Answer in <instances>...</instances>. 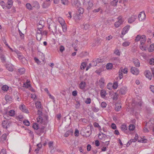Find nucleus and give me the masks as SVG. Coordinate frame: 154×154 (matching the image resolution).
I'll list each match as a JSON object with an SVG mask.
<instances>
[{
    "mask_svg": "<svg viewBox=\"0 0 154 154\" xmlns=\"http://www.w3.org/2000/svg\"><path fill=\"white\" fill-rule=\"evenodd\" d=\"M44 126H42L40 128H39L38 129V131L40 132L41 134H45L46 132V130L45 129Z\"/></svg>",
    "mask_w": 154,
    "mask_h": 154,
    "instance_id": "nucleus-15",
    "label": "nucleus"
},
{
    "mask_svg": "<svg viewBox=\"0 0 154 154\" xmlns=\"http://www.w3.org/2000/svg\"><path fill=\"white\" fill-rule=\"evenodd\" d=\"M143 44H141V43L140 45V49L143 50H146V47H144L143 45H142Z\"/></svg>",
    "mask_w": 154,
    "mask_h": 154,
    "instance_id": "nucleus-48",
    "label": "nucleus"
},
{
    "mask_svg": "<svg viewBox=\"0 0 154 154\" xmlns=\"http://www.w3.org/2000/svg\"><path fill=\"white\" fill-rule=\"evenodd\" d=\"M148 49L149 52H152L154 51V44L150 45Z\"/></svg>",
    "mask_w": 154,
    "mask_h": 154,
    "instance_id": "nucleus-20",
    "label": "nucleus"
},
{
    "mask_svg": "<svg viewBox=\"0 0 154 154\" xmlns=\"http://www.w3.org/2000/svg\"><path fill=\"white\" fill-rule=\"evenodd\" d=\"M0 154H6L5 150L4 149H2L0 152Z\"/></svg>",
    "mask_w": 154,
    "mask_h": 154,
    "instance_id": "nucleus-60",
    "label": "nucleus"
},
{
    "mask_svg": "<svg viewBox=\"0 0 154 154\" xmlns=\"http://www.w3.org/2000/svg\"><path fill=\"white\" fill-rule=\"evenodd\" d=\"M119 0H113L111 2V5L113 6H116Z\"/></svg>",
    "mask_w": 154,
    "mask_h": 154,
    "instance_id": "nucleus-22",
    "label": "nucleus"
},
{
    "mask_svg": "<svg viewBox=\"0 0 154 154\" xmlns=\"http://www.w3.org/2000/svg\"><path fill=\"white\" fill-rule=\"evenodd\" d=\"M133 62L136 66L139 67L140 66V61L138 60L137 59H134Z\"/></svg>",
    "mask_w": 154,
    "mask_h": 154,
    "instance_id": "nucleus-16",
    "label": "nucleus"
},
{
    "mask_svg": "<svg viewBox=\"0 0 154 154\" xmlns=\"http://www.w3.org/2000/svg\"><path fill=\"white\" fill-rule=\"evenodd\" d=\"M6 135H2L0 138V141L1 142H3L6 140Z\"/></svg>",
    "mask_w": 154,
    "mask_h": 154,
    "instance_id": "nucleus-30",
    "label": "nucleus"
},
{
    "mask_svg": "<svg viewBox=\"0 0 154 154\" xmlns=\"http://www.w3.org/2000/svg\"><path fill=\"white\" fill-rule=\"evenodd\" d=\"M84 12V9L83 8L79 7L78 9L77 14L79 15L82 14Z\"/></svg>",
    "mask_w": 154,
    "mask_h": 154,
    "instance_id": "nucleus-21",
    "label": "nucleus"
},
{
    "mask_svg": "<svg viewBox=\"0 0 154 154\" xmlns=\"http://www.w3.org/2000/svg\"><path fill=\"white\" fill-rule=\"evenodd\" d=\"M145 75L146 77L148 78L149 80L151 79L152 75L151 74L150 72L148 70H147L145 72Z\"/></svg>",
    "mask_w": 154,
    "mask_h": 154,
    "instance_id": "nucleus-10",
    "label": "nucleus"
},
{
    "mask_svg": "<svg viewBox=\"0 0 154 154\" xmlns=\"http://www.w3.org/2000/svg\"><path fill=\"white\" fill-rule=\"evenodd\" d=\"M130 26L129 25H127L125 27L123 28V31L122 32V34L125 35L127 33L130 29Z\"/></svg>",
    "mask_w": 154,
    "mask_h": 154,
    "instance_id": "nucleus-11",
    "label": "nucleus"
},
{
    "mask_svg": "<svg viewBox=\"0 0 154 154\" xmlns=\"http://www.w3.org/2000/svg\"><path fill=\"white\" fill-rule=\"evenodd\" d=\"M43 34L44 32H43V33H37L36 35L37 40L38 41H40L42 38V35Z\"/></svg>",
    "mask_w": 154,
    "mask_h": 154,
    "instance_id": "nucleus-17",
    "label": "nucleus"
},
{
    "mask_svg": "<svg viewBox=\"0 0 154 154\" xmlns=\"http://www.w3.org/2000/svg\"><path fill=\"white\" fill-rule=\"evenodd\" d=\"M77 93L76 91H74L72 92V95L73 96H75L77 95Z\"/></svg>",
    "mask_w": 154,
    "mask_h": 154,
    "instance_id": "nucleus-63",
    "label": "nucleus"
},
{
    "mask_svg": "<svg viewBox=\"0 0 154 154\" xmlns=\"http://www.w3.org/2000/svg\"><path fill=\"white\" fill-rule=\"evenodd\" d=\"M101 62V59H97V60H95V62H94V63H95V62H96V64H95L94 63V64H93V66H95L97 65V63H99Z\"/></svg>",
    "mask_w": 154,
    "mask_h": 154,
    "instance_id": "nucleus-50",
    "label": "nucleus"
},
{
    "mask_svg": "<svg viewBox=\"0 0 154 154\" xmlns=\"http://www.w3.org/2000/svg\"><path fill=\"white\" fill-rule=\"evenodd\" d=\"M62 4L65 5H67L69 3L68 0H61Z\"/></svg>",
    "mask_w": 154,
    "mask_h": 154,
    "instance_id": "nucleus-37",
    "label": "nucleus"
},
{
    "mask_svg": "<svg viewBox=\"0 0 154 154\" xmlns=\"http://www.w3.org/2000/svg\"><path fill=\"white\" fill-rule=\"evenodd\" d=\"M19 31L20 37L22 38H23L24 36V34L22 33L21 31L19 29Z\"/></svg>",
    "mask_w": 154,
    "mask_h": 154,
    "instance_id": "nucleus-52",
    "label": "nucleus"
},
{
    "mask_svg": "<svg viewBox=\"0 0 154 154\" xmlns=\"http://www.w3.org/2000/svg\"><path fill=\"white\" fill-rule=\"evenodd\" d=\"M130 44V43L128 42H123L122 44V45L125 47H126L128 46Z\"/></svg>",
    "mask_w": 154,
    "mask_h": 154,
    "instance_id": "nucleus-47",
    "label": "nucleus"
},
{
    "mask_svg": "<svg viewBox=\"0 0 154 154\" xmlns=\"http://www.w3.org/2000/svg\"><path fill=\"white\" fill-rule=\"evenodd\" d=\"M45 22L43 20H40L38 23V28L42 29V27L44 26Z\"/></svg>",
    "mask_w": 154,
    "mask_h": 154,
    "instance_id": "nucleus-8",
    "label": "nucleus"
},
{
    "mask_svg": "<svg viewBox=\"0 0 154 154\" xmlns=\"http://www.w3.org/2000/svg\"><path fill=\"white\" fill-rule=\"evenodd\" d=\"M119 77L120 79H121L123 77V74L122 73V69H121V71L120 70H119Z\"/></svg>",
    "mask_w": 154,
    "mask_h": 154,
    "instance_id": "nucleus-49",
    "label": "nucleus"
},
{
    "mask_svg": "<svg viewBox=\"0 0 154 154\" xmlns=\"http://www.w3.org/2000/svg\"><path fill=\"white\" fill-rule=\"evenodd\" d=\"M93 5L92 2H89L88 3V9H90L93 6Z\"/></svg>",
    "mask_w": 154,
    "mask_h": 154,
    "instance_id": "nucleus-61",
    "label": "nucleus"
},
{
    "mask_svg": "<svg viewBox=\"0 0 154 154\" xmlns=\"http://www.w3.org/2000/svg\"><path fill=\"white\" fill-rule=\"evenodd\" d=\"M48 28L50 31L51 30L54 35V33L56 32L57 31L55 24L54 23H51L49 25Z\"/></svg>",
    "mask_w": 154,
    "mask_h": 154,
    "instance_id": "nucleus-2",
    "label": "nucleus"
},
{
    "mask_svg": "<svg viewBox=\"0 0 154 154\" xmlns=\"http://www.w3.org/2000/svg\"><path fill=\"white\" fill-rule=\"evenodd\" d=\"M146 14L144 11H142L138 15V18L140 21H142L145 19L146 18Z\"/></svg>",
    "mask_w": 154,
    "mask_h": 154,
    "instance_id": "nucleus-3",
    "label": "nucleus"
},
{
    "mask_svg": "<svg viewBox=\"0 0 154 154\" xmlns=\"http://www.w3.org/2000/svg\"><path fill=\"white\" fill-rule=\"evenodd\" d=\"M86 66V63L85 62H82L81 63V66H80V68L81 69H84L85 68Z\"/></svg>",
    "mask_w": 154,
    "mask_h": 154,
    "instance_id": "nucleus-38",
    "label": "nucleus"
},
{
    "mask_svg": "<svg viewBox=\"0 0 154 154\" xmlns=\"http://www.w3.org/2000/svg\"><path fill=\"white\" fill-rule=\"evenodd\" d=\"M150 90L154 93V86L151 85L150 87Z\"/></svg>",
    "mask_w": 154,
    "mask_h": 154,
    "instance_id": "nucleus-64",
    "label": "nucleus"
},
{
    "mask_svg": "<svg viewBox=\"0 0 154 154\" xmlns=\"http://www.w3.org/2000/svg\"><path fill=\"white\" fill-rule=\"evenodd\" d=\"M114 53L118 56H119L120 55V53L119 51L117 49L114 52Z\"/></svg>",
    "mask_w": 154,
    "mask_h": 154,
    "instance_id": "nucleus-57",
    "label": "nucleus"
},
{
    "mask_svg": "<svg viewBox=\"0 0 154 154\" xmlns=\"http://www.w3.org/2000/svg\"><path fill=\"white\" fill-rule=\"evenodd\" d=\"M23 123L25 125L27 126H29L30 123L27 120H25L23 122Z\"/></svg>",
    "mask_w": 154,
    "mask_h": 154,
    "instance_id": "nucleus-46",
    "label": "nucleus"
},
{
    "mask_svg": "<svg viewBox=\"0 0 154 154\" xmlns=\"http://www.w3.org/2000/svg\"><path fill=\"white\" fill-rule=\"evenodd\" d=\"M118 86V83L117 82H115L114 83L113 85H112V87L114 89H116L117 88Z\"/></svg>",
    "mask_w": 154,
    "mask_h": 154,
    "instance_id": "nucleus-45",
    "label": "nucleus"
},
{
    "mask_svg": "<svg viewBox=\"0 0 154 154\" xmlns=\"http://www.w3.org/2000/svg\"><path fill=\"white\" fill-rule=\"evenodd\" d=\"M50 5V4L49 3H48L46 1L43 3V7L44 8H46L49 6Z\"/></svg>",
    "mask_w": 154,
    "mask_h": 154,
    "instance_id": "nucleus-39",
    "label": "nucleus"
},
{
    "mask_svg": "<svg viewBox=\"0 0 154 154\" xmlns=\"http://www.w3.org/2000/svg\"><path fill=\"white\" fill-rule=\"evenodd\" d=\"M135 128V126L133 124H130L129 126V129L130 131H133Z\"/></svg>",
    "mask_w": 154,
    "mask_h": 154,
    "instance_id": "nucleus-31",
    "label": "nucleus"
},
{
    "mask_svg": "<svg viewBox=\"0 0 154 154\" xmlns=\"http://www.w3.org/2000/svg\"><path fill=\"white\" fill-rule=\"evenodd\" d=\"M99 11H100V13H102V10L100 8H98V9H94L93 10V12H94L96 13V12H98Z\"/></svg>",
    "mask_w": 154,
    "mask_h": 154,
    "instance_id": "nucleus-40",
    "label": "nucleus"
},
{
    "mask_svg": "<svg viewBox=\"0 0 154 154\" xmlns=\"http://www.w3.org/2000/svg\"><path fill=\"white\" fill-rule=\"evenodd\" d=\"M8 86L6 85H4L2 86V89L4 91H7L8 89Z\"/></svg>",
    "mask_w": 154,
    "mask_h": 154,
    "instance_id": "nucleus-42",
    "label": "nucleus"
},
{
    "mask_svg": "<svg viewBox=\"0 0 154 154\" xmlns=\"http://www.w3.org/2000/svg\"><path fill=\"white\" fill-rule=\"evenodd\" d=\"M136 140L134 139H131L129 140L126 144L127 147H128L132 143V142H135Z\"/></svg>",
    "mask_w": 154,
    "mask_h": 154,
    "instance_id": "nucleus-35",
    "label": "nucleus"
},
{
    "mask_svg": "<svg viewBox=\"0 0 154 154\" xmlns=\"http://www.w3.org/2000/svg\"><path fill=\"white\" fill-rule=\"evenodd\" d=\"M137 16L136 15H132L128 19V22L129 23H131L133 22L136 19Z\"/></svg>",
    "mask_w": 154,
    "mask_h": 154,
    "instance_id": "nucleus-7",
    "label": "nucleus"
},
{
    "mask_svg": "<svg viewBox=\"0 0 154 154\" xmlns=\"http://www.w3.org/2000/svg\"><path fill=\"white\" fill-rule=\"evenodd\" d=\"M0 4L1 5V6L3 8H5V4L3 1L1 2L0 3Z\"/></svg>",
    "mask_w": 154,
    "mask_h": 154,
    "instance_id": "nucleus-62",
    "label": "nucleus"
},
{
    "mask_svg": "<svg viewBox=\"0 0 154 154\" xmlns=\"http://www.w3.org/2000/svg\"><path fill=\"white\" fill-rule=\"evenodd\" d=\"M126 88L125 87H122L121 88L119 91V93L121 95L125 94L126 91Z\"/></svg>",
    "mask_w": 154,
    "mask_h": 154,
    "instance_id": "nucleus-9",
    "label": "nucleus"
},
{
    "mask_svg": "<svg viewBox=\"0 0 154 154\" xmlns=\"http://www.w3.org/2000/svg\"><path fill=\"white\" fill-rule=\"evenodd\" d=\"M106 137V135H98L99 138L101 140H103L104 139L105 137Z\"/></svg>",
    "mask_w": 154,
    "mask_h": 154,
    "instance_id": "nucleus-58",
    "label": "nucleus"
},
{
    "mask_svg": "<svg viewBox=\"0 0 154 154\" xmlns=\"http://www.w3.org/2000/svg\"><path fill=\"white\" fill-rule=\"evenodd\" d=\"M71 3L73 6L74 5L76 8H78L80 5L78 0H71Z\"/></svg>",
    "mask_w": 154,
    "mask_h": 154,
    "instance_id": "nucleus-5",
    "label": "nucleus"
},
{
    "mask_svg": "<svg viewBox=\"0 0 154 154\" xmlns=\"http://www.w3.org/2000/svg\"><path fill=\"white\" fill-rule=\"evenodd\" d=\"M20 109L23 112H24L25 113L29 112L28 110L26 109V107L24 105H22L20 107Z\"/></svg>",
    "mask_w": 154,
    "mask_h": 154,
    "instance_id": "nucleus-14",
    "label": "nucleus"
},
{
    "mask_svg": "<svg viewBox=\"0 0 154 154\" xmlns=\"http://www.w3.org/2000/svg\"><path fill=\"white\" fill-rule=\"evenodd\" d=\"M26 8L29 10L32 9V7L29 3H27L26 5Z\"/></svg>",
    "mask_w": 154,
    "mask_h": 154,
    "instance_id": "nucleus-44",
    "label": "nucleus"
},
{
    "mask_svg": "<svg viewBox=\"0 0 154 154\" xmlns=\"http://www.w3.org/2000/svg\"><path fill=\"white\" fill-rule=\"evenodd\" d=\"M121 108V106H118L117 105H116L115 107V110L117 111H119Z\"/></svg>",
    "mask_w": 154,
    "mask_h": 154,
    "instance_id": "nucleus-41",
    "label": "nucleus"
},
{
    "mask_svg": "<svg viewBox=\"0 0 154 154\" xmlns=\"http://www.w3.org/2000/svg\"><path fill=\"white\" fill-rule=\"evenodd\" d=\"M7 4V5L6 7L8 9H10L11 7L13 4L12 0H8Z\"/></svg>",
    "mask_w": 154,
    "mask_h": 154,
    "instance_id": "nucleus-12",
    "label": "nucleus"
},
{
    "mask_svg": "<svg viewBox=\"0 0 154 154\" xmlns=\"http://www.w3.org/2000/svg\"><path fill=\"white\" fill-rule=\"evenodd\" d=\"M101 105L102 107L105 108L106 107L107 104L105 102H103L101 103Z\"/></svg>",
    "mask_w": 154,
    "mask_h": 154,
    "instance_id": "nucleus-51",
    "label": "nucleus"
},
{
    "mask_svg": "<svg viewBox=\"0 0 154 154\" xmlns=\"http://www.w3.org/2000/svg\"><path fill=\"white\" fill-rule=\"evenodd\" d=\"M118 19H119L118 21L115 23V26L116 27H118L124 21L120 17H119Z\"/></svg>",
    "mask_w": 154,
    "mask_h": 154,
    "instance_id": "nucleus-4",
    "label": "nucleus"
},
{
    "mask_svg": "<svg viewBox=\"0 0 154 154\" xmlns=\"http://www.w3.org/2000/svg\"><path fill=\"white\" fill-rule=\"evenodd\" d=\"M5 99L7 102H9L11 100V98L9 95H6L5 96Z\"/></svg>",
    "mask_w": 154,
    "mask_h": 154,
    "instance_id": "nucleus-23",
    "label": "nucleus"
},
{
    "mask_svg": "<svg viewBox=\"0 0 154 154\" xmlns=\"http://www.w3.org/2000/svg\"><path fill=\"white\" fill-rule=\"evenodd\" d=\"M82 18V16L81 15H79L78 14H77L75 15L74 16V18L75 20H80Z\"/></svg>",
    "mask_w": 154,
    "mask_h": 154,
    "instance_id": "nucleus-29",
    "label": "nucleus"
},
{
    "mask_svg": "<svg viewBox=\"0 0 154 154\" xmlns=\"http://www.w3.org/2000/svg\"><path fill=\"white\" fill-rule=\"evenodd\" d=\"M35 104L37 108L39 109L41 108V104L40 102L39 101L36 102Z\"/></svg>",
    "mask_w": 154,
    "mask_h": 154,
    "instance_id": "nucleus-24",
    "label": "nucleus"
},
{
    "mask_svg": "<svg viewBox=\"0 0 154 154\" xmlns=\"http://www.w3.org/2000/svg\"><path fill=\"white\" fill-rule=\"evenodd\" d=\"M48 145L49 148L52 149L53 148L54 142L52 141H49L48 143Z\"/></svg>",
    "mask_w": 154,
    "mask_h": 154,
    "instance_id": "nucleus-28",
    "label": "nucleus"
},
{
    "mask_svg": "<svg viewBox=\"0 0 154 154\" xmlns=\"http://www.w3.org/2000/svg\"><path fill=\"white\" fill-rule=\"evenodd\" d=\"M84 26V28L85 30L88 29L89 28V25L88 24H84L83 25Z\"/></svg>",
    "mask_w": 154,
    "mask_h": 154,
    "instance_id": "nucleus-43",
    "label": "nucleus"
},
{
    "mask_svg": "<svg viewBox=\"0 0 154 154\" xmlns=\"http://www.w3.org/2000/svg\"><path fill=\"white\" fill-rule=\"evenodd\" d=\"M25 69L24 68H20L18 69V72L20 75L24 73Z\"/></svg>",
    "mask_w": 154,
    "mask_h": 154,
    "instance_id": "nucleus-27",
    "label": "nucleus"
},
{
    "mask_svg": "<svg viewBox=\"0 0 154 154\" xmlns=\"http://www.w3.org/2000/svg\"><path fill=\"white\" fill-rule=\"evenodd\" d=\"M131 71L133 74L135 75H138L139 73L138 69L135 67H132L131 68Z\"/></svg>",
    "mask_w": 154,
    "mask_h": 154,
    "instance_id": "nucleus-6",
    "label": "nucleus"
},
{
    "mask_svg": "<svg viewBox=\"0 0 154 154\" xmlns=\"http://www.w3.org/2000/svg\"><path fill=\"white\" fill-rule=\"evenodd\" d=\"M127 127H126V125L125 124H123L121 126V129L122 130L124 131L127 129Z\"/></svg>",
    "mask_w": 154,
    "mask_h": 154,
    "instance_id": "nucleus-36",
    "label": "nucleus"
},
{
    "mask_svg": "<svg viewBox=\"0 0 154 154\" xmlns=\"http://www.w3.org/2000/svg\"><path fill=\"white\" fill-rule=\"evenodd\" d=\"M73 134V131L72 129L67 131L65 135H72Z\"/></svg>",
    "mask_w": 154,
    "mask_h": 154,
    "instance_id": "nucleus-25",
    "label": "nucleus"
},
{
    "mask_svg": "<svg viewBox=\"0 0 154 154\" xmlns=\"http://www.w3.org/2000/svg\"><path fill=\"white\" fill-rule=\"evenodd\" d=\"M64 50L65 48L63 46L61 45L60 47V51L61 52H62Z\"/></svg>",
    "mask_w": 154,
    "mask_h": 154,
    "instance_id": "nucleus-54",
    "label": "nucleus"
},
{
    "mask_svg": "<svg viewBox=\"0 0 154 154\" xmlns=\"http://www.w3.org/2000/svg\"><path fill=\"white\" fill-rule=\"evenodd\" d=\"M149 63L150 65H154V59H151L149 61Z\"/></svg>",
    "mask_w": 154,
    "mask_h": 154,
    "instance_id": "nucleus-53",
    "label": "nucleus"
},
{
    "mask_svg": "<svg viewBox=\"0 0 154 154\" xmlns=\"http://www.w3.org/2000/svg\"><path fill=\"white\" fill-rule=\"evenodd\" d=\"M140 40V43L141 44H143L144 42L146 41V38L145 35H138L136 37L135 39L136 42H137Z\"/></svg>",
    "mask_w": 154,
    "mask_h": 154,
    "instance_id": "nucleus-1",
    "label": "nucleus"
},
{
    "mask_svg": "<svg viewBox=\"0 0 154 154\" xmlns=\"http://www.w3.org/2000/svg\"><path fill=\"white\" fill-rule=\"evenodd\" d=\"M138 141H140L141 142L145 143L146 142L147 140L146 139H143L141 137L140 140H139Z\"/></svg>",
    "mask_w": 154,
    "mask_h": 154,
    "instance_id": "nucleus-55",
    "label": "nucleus"
},
{
    "mask_svg": "<svg viewBox=\"0 0 154 154\" xmlns=\"http://www.w3.org/2000/svg\"><path fill=\"white\" fill-rule=\"evenodd\" d=\"M40 116L38 118H37L38 121L40 122H42V118Z\"/></svg>",
    "mask_w": 154,
    "mask_h": 154,
    "instance_id": "nucleus-59",
    "label": "nucleus"
},
{
    "mask_svg": "<svg viewBox=\"0 0 154 154\" xmlns=\"http://www.w3.org/2000/svg\"><path fill=\"white\" fill-rule=\"evenodd\" d=\"M91 102V99L90 98H87L85 101V103L86 104H90Z\"/></svg>",
    "mask_w": 154,
    "mask_h": 154,
    "instance_id": "nucleus-56",
    "label": "nucleus"
},
{
    "mask_svg": "<svg viewBox=\"0 0 154 154\" xmlns=\"http://www.w3.org/2000/svg\"><path fill=\"white\" fill-rule=\"evenodd\" d=\"M7 123H8V121H3L2 123V125L3 128H5L6 129L7 128Z\"/></svg>",
    "mask_w": 154,
    "mask_h": 154,
    "instance_id": "nucleus-26",
    "label": "nucleus"
},
{
    "mask_svg": "<svg viewBox=\"0 0 154 154\" xmlns=\"http://www.w3.org/2000/svg\"><path fill=\"white\" fill-rule=\"evenodd\" d=\"M86 83L85 82H82L79 85V88L82 89H83L85 88V87Z\"/></svg>",
    "mask_w": 154,
    "mask_h": 154,
    "instance_id": "nucleus-18",
    "label": "nucleus"
},
{
    "mask_svg": "<svg viewBox=\"0 0 154 154\" xmlns=\"http://www.w3.org/2000/svg\"><path fill=\"white\" fill-rule=\"evenodd\" d=\"M112 67V63H108L106 65V68L107 69H111Z\"/></svg>",
    "mask_w": 154,
    "mask_h": 154,
    "instance_id": "nucleus-33",
    "label": "nucleus"
},
{
    "mask_svg": "<svg viewBox=\"0 0 154 154\" xmlns=\"http://www.w3.org/2000/svg\"><path fill=\"white\" fill-rule=\"evenodd\" d=\"M6 69L9 71H12L13 70L12 65L11 64H6L5 65Z\"/></svg>",
    "mask_w": 154,
    "mask_h": 154,
    "instance_id": "nucleus-13",
    "label": "nucleus"
},
{
    "mask_svg": "<svg viewBox=\"0 0 154 154\" xmlns=\"http://www.w3.org/2000/svg\"><path fill=\"white\" fill-rule=\"evenodd\" d=\"M107 94L106 93V91H105L103 90H101L100 94L102 97L104 98L106 97V96Z\"/></svg>",
    "mask_w": 154,
    "mask_h": 154,
    "instance_id": "nucleus-19",
    "label": "nucleus"
},
{
    "mask_svg": "<svg viewBox=\"0 0 154 154\" xmlns=\"http://www.w3.org/2000/svg\"><path fill=\"white\" fill-rule=\"evenodd\" d=\"M32 128L35 130H38L39 129V127L38 124L35 123L33 125Z\"/></svg>",
    "mask_w": 154,
    "mask_h": 154,
    "instance_id": "nucleus-32",
    "label": "nucleus"
},
{
    "mask_svg": "<svg viewBox=\"0 0 154 154\" xmlns=\"http://www.w3.org/2000/svg\"><path fill=\"white\" fill-rule=\"evenodd\" d=\"M15 114V111L13 110H10L8 112V115L10 116H14Z\"/></svg>",
    "mask_w": 154,
    "mask_h": 154,
    "instance_id": "nucleus-34",
    "label": "nucleus"
}]
</instances>
